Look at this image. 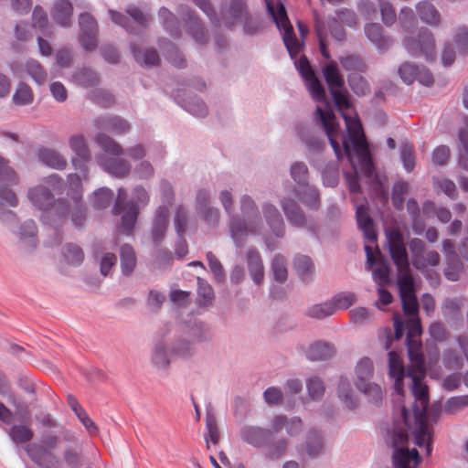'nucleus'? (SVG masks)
<instances>
[{"mask_svg": "<svg viewBox=\"0 0 468 468\" xmlns=\"http://www.w3.org/2000/svg\"><path fill=\"white\" fill-rule=\"evenodd\" d=\"M293 193L308 209L318 210L320 208V192L314 186L306 184L298 188L295 187Z\"/></svg>", "mask_w": 468, "mask_h": 468, "instance_id": "obj_26", "label": "nucleus"}, {"mask_svg": "<svg viewBox=\"0 0 468 468\" xmlns=\"http://www.w3.org/2000/svg\"><path fill=\"white\" fill-rule=\"evenodd\" d=\"M168 208L165 207H159L154 214L153 221L151 237L154 245L158 246L165 237L168 229Z\"/></svg>", "mask_w": 468, "mask_h": 468, "instance_id": "obj_22", "label": "nucleus"}, {"mask_svg": "<svg viewBox=\"0 0 468 468\" xmlns=\"http://www.w3.org/2000/svg\"><path fill=\"white\" fill-rule=\"evenodd\" d=\"M402 43L412 57H422L427 61H433L436 58L435 38L428 28H420L415 37L411 35L405 37Z\"/></svg>", "mask_w": 468, "mask_h": 468, "instance_id": "obj_5", "label": "nucleus"}, {"mask_svg": "<svg viewBox=\"0 0 468 468\" xmlns=\"http://www.w3.org/2000/svg\"><path fill=\"white\" fill-rule=\"evenodd\" d=\"M18 178L9 161L0 155V186L17 185Z\"/></svg>", "mask_w": 468, "mask_h": 468, "instance_id": "obj_60", "label": "nucleus"}, {"mask_svg": "<svg viewBox=\"0 0 468 468\" xmlns=\"http://www.w3.org/2000/svg\"><path fill=\"white\" fill-rule=\"evenodd\" d=\"M183 19L188 27L189 33L201 45L208 41L207 30L197 17L196 12L190 8H186L183 12Z\"/></svg>", "mask_w": 468, "mask_h": 468, "instance_id": "obj_19", "label": "nucleus"}, {"mask_svg": "<svg viewBox=\"0 0 468 468\" xmlns=\"http://www.w3.org/2000/svg\"><path fill=\"white\" fill-rule=\"evenodd\" d=\"M131 49L134 59L142 66L153 67L160 63V57L156 49L153 48H141L132 45Z\"/></svg>", "mask_w": 468, "mask_h": 468, "instance_id": "obj_34", "label": "nucleus"}, {"mask_svg": "<svg viewBox=\"0 0 468 468\" xmlns=\"http://www.w3.org/2000/svg\"><path fill=\"white\" fill-rule=\"evenodd\" d=\"M80 45L87 52L95 50L98 47V23L89 13H81L79 16Z\"/></svg>", "mask_w": 468, "mask_h": 468, "instance_id": "obj_11", "label": "nucleus"}, {"mask_svg": "<svg viewBox=\"0 0 468 468\" xmlns=\"http://www.w3.org/2000/svg\"><path fill=\"white\" fill-rule=\"evenodd\" d=\"M170 352L178 357L189 358L197 353V347L184 333L171 343Z\"/></svg>", "mask_w": 468, "mask_h": 468, "instance_id": "obj_32", "label": "nucleus"}, {"mask_svg": "<svg viewBox=\"0 0 468 468\" xmlns=\"http://www.w3.org/2000/svg\"><path fill=\"white\" fill-rule=\"evenodd\" d=\"M459 139L462 144V150L459 155V165L468 171V121L465 122V125L459 132Z\"/></svg>", "mask_w": 468, "mask_h": 468, "instance_id": "obj_64", "label": "nucleus"}, {"mask_svg": "<svg viewBox=\"0 0 468 468\" xmlns=\"http://www.w3.org/2000/svg\"><path fill=\"white\" fill-rule=\"evenodd\" d=\"M73 14L72 4L69 0H58L52 8V17L61 27H69L71 24Z\"/></svg>", "mask_w": 468, "mask_h": 468, "instance_id": "obj_33", "label": "nucleus"}, {"mask_svg": "<svg viewBox=\"0 0 468 468\" xmlns=\"http://www.w3.org/2000/svg\"><path fill=\"white\" fill-rule=\"evenodd\" d=\"M374 374L373 362L368 357L361 358L356 367V386L357 388H361L367 383L370 382Z\"/></svg>", "mask_w": 468, "mask_h": 468, "instance_id": "obj_39", "label": "nucleus"}, {"mask_svg": "<svg viewBox=\"0 0 468 468\" xmlns=\"http://www.w3.org/2000/svg\"><path fill=\"white\" fill-rule=\"evenodd\" d=\"M62 255L66 262L72 266H80L84 260L82 249L74 243H67L62 250Z\"/></svg>", "mask_w": 468, "mask_h": 468, "instance_id": "obj_48", "label": "nucleus"}, {"mask_svg": "<svg viewBox=\"0 0 468 468\" xmlns=\"http://www.w3.org/2000/svg\"><path fill=\"white\" fill-rule=\"evenodd\" d=\"M215 294L211 285L200 277L197 278V303L199 306H207L212 303Z\"/></svg>", "mask_w": 468, "mask_h": 468, "instance_id": "obj_53", "label": "nucleus"}, {"mask_svg": "<svg viewBox=\"0 0 468 468\" xmlns=\"http://www.w3.org/2000/svg\"><path fill=\"white\" fill-rule=\"evenodd\" d=\"M346 123L347 135L343 136L342 144L345 154L350 159L352 152L359 154L366 150L365 136L362 125L357 119H352L343 114Z\"/></svg>", "mask_w": 468, "mask_h": 468, "instance_id": "obj_8", "label": "nucleus"}, {"mask_svg": "<svg viewBox=\"0 0 468 468\" xmlns=\"http://www.w3.org/2000/svg\"><path fill=\"white\" fill-rule=\"evenodd\" d=\"M411 252L412 265L419 271H424L428 265L436 267L440 263V255L435 250L425 253V243L422 239L414 238L409 242Z\"/></svg>", "mask_w": 468, "mask_h": 468, "instance_id": "obj_10", "label": "nucleus"}, {"mask_svg": "<svg viewBox=\"0 0 468 468\" xmlns=\"http://www.w3.org/2000/svg\"><path fill=\"white\" fill-rule=\"evenodd\" d=\"M24 67L27 73L37 84L41 85L46 82L48 79V73L37 60L33 58L28 59L26 61Z\"/></svg>", "mask_w": 468, "mask_h": 468, "instance_id": "obj_52", "label": "nucleus"}, {"mask_svg": "<svg viewBox=\"0 0 468 468\" xmlns=\"http://www.w3.org/2000/svg\"><path fill=\"white\" fill-rule=\"evenodd\" d=\"M294 269L303 281L311 278L314 266L310 257L306 255H298L293 261Z\"/></svg>", "mask_w": 468, "mask_h": 468, "instance_id": "obj_49", "label": "nucleus"}, {"mask_svg": "<svg viewBox=\"0 0 468 468\" xmlns=\"http://www.w3.org/2000/svg\"><path fill=\"white\" fill-rule=\"evenodd\" d=\"M281 207L289 221L295 228H306L314 232L315 227L307 224V217L300 205L292 198L284 197L281 201Z\"/></svg>", "mask_w": 468, "mask_h": 468, "instance_id": "obj_16", "label": "nucleus"}, {"mask_svg": "<svg viewBox=\"0 0 468 468\" xmlns=\"http://www.w3.org/2000/svg\"><path fill=\"white\" fill-rule=\"evenodd\" d=\"M96 142L104 152L115 155L120 156L124 154V149L112 137L105 133H99L96 136Z\"/></svg>", "mask_w": 468, "mask_h": 468, "instance_id": "obj_55", "label": "nucleus"}, {"mask_svg": "<svg viewBox=\"0 0 468 468\" xmlns=\"http://www.w3.org/2000/svg\"><path fill=\"white\" fill-rule=\"evenodd\" d=\"M316 112L336 158L338 160L341 159L343 157V154L341 146L336 139L339 126L335 122V116L333 111L330 109L323 110L321 107H317Z\"/></svg>", "mask_w": 468, "mask_h": 468, "instance_id": "obj_13", "label": "nucleus"}, {"mask_svg": "<svg viewBox=\"0 0 468 468\" xmlns=\"http://www.w3.org/2000/svg\"><path fill=\"white\" fill-rule=\"evenodd\" d=\"M416 10L422 22L431 27L440 26L441 20V14L431 3L427 1L419 2L416 5Z\"/></svg>", "mask_w": 468, "mask_h": 468, "instance_id": "obj_35", "label": "nucleus"}, {"mask_svg": "<svg viewBox=\"0 0 468 468\" xmlns=\"http://www.w3.org/2000/svg\"><path fill=\"white\" fill-rule=\"evenodd\" d=\"M69 145L78 159H73V165L76 169H80L82 172L87 170L85 162L90 160L91 155L89 147L82 135H75L70 137Z\"/></svg>", "mask_w": 468, "mask_h": 468, "instance_id": "obj_25", "label": "nucleus"}, {"mask_svg": "<svg viewBox=\"0 0 468 468\" xmlns=\"http://www.w3.org/2000/svg\"><path fill=\"white\" fill-rule=\"evenodd\" d=\"M206 428L207 433H206L204 437L207 442V449H209V441H211L215 445L218 444L219 441V431L218 428L217 419L212 411H207Z\"/></svg>", "mask_w": 468, "mask_h": 468, "instance_id": "obj_51", "label": "nucleus"}, {"mask_svg": "<svg viewBox=\"0 0 468 468\" xmlns=\"http://www.w3.org/2000/svg\"><path fill=\"white\" fill-rule=\"evenodd\" d=\"M335 354L334 347L327 343H314L306 351V356L311 361H323L331 358Z\"/></svg>", "mask_w": 468, "mask_h": 468, "instance_id": "obj_41", "label": "nucleus"}, {"mask_svg": "<svg viewBox=\"0 0 468 468\" xmlns=\"http://www.w3.org/2000/svg\"><path fill=\"white\" fill-rule=\"evenodd\" d=\"M265 446V458L270 461H278L285 455L288 450L289 441L285 438H280L271 443L268 442Z\"/></svg>", "mask_w": 468, "mask_h": 468, "instance_id": "obj_44", "label": "nucleus"}, {"mask_svg": "<svg viewBox=\"0 0 468 468\" xmlns=\"http://www.w3.org/2000/svg\"><path fill=\"white\" fill-rule=\"evenodd\" d=\"M463 270V263L462 262L458 254H452L446 259V267L444 269V276L447 280L456 282L460 279L461 273Z\"/></svg>", "mask_w": 468, "mask_h": 468, "instance_id": "obj_46", "label": "nucleus"}, {"mask_svg": "<svg viewBox=\"0 0 468 468\" xmlns=\"http://www.w3.org/2000/svg\"><path fill=\"white\" fill-rule=\"evenodd\" d=\"M121 270L124 276H130L137 264V258L134 249L130 244H123L120 247Z\"/></svg>", "mask_w": 468, "mask_h": 468, "instance_id": "obj_36", "label": "nucleus"}, {"mask_svg": "<svg viewBox=\"0 0 468 468\" xmlns=\"http://www.w3.org/2000/svg\"><path fill=\"white\" fill-rule=\"evenodd\" d=\"M407 330L406 345L408 347L409 356L411 361H416L419 356L424 359L422 355L418 352L420 343L417 341V337L422 333L420 320L419 317H413L405 324Z\"/></svg>", "mask_w": 468, "mask_h": 468, "instance_id": "obj_18", "label": "nucleus"}, {"mask_svg": "<svg viewBox=\"0 0 468 468\" xmlns=\"http://www.w3.org/2000/svg\"><path fill=\"white\" fill-rule=\"evenodd\" d=\"M247 0H230L229 6L222 11L224 22L231 27L249 14Z\"/></svg>", "mask_w": 468, "mask_h": 468, "instance_id": "obj_24", "label": "nucleus"}, {"mask_svg": "<svg viewBox=\"0 0 468 468\" xmlns=\"http://www.w3.org/2000/svg\"><path fill=\"white\" fill-rule=\"evenodd\" d=\"M273 279L283 283L288 278L287 261L282 254H276L272 258L271 265Z\"/></svg>", "mask_w": 468, "mask_h": 468, "instance_id": "obj_47", "label": "nucleus"}, {"mask_svg": "<svg viewBox=\"0 0 468 468\" xmlns=\"http://www.w3.org/2000/svg\"><path fill=\"white\" fill-rule=\"evenodd\" d=\"M185 334L194 345L196 343L209 342L213 338L211 327L204 322L195 323Z\"/></svg>", "mask_w": 468, "mask_h": 468, "instance_id": "obj_37", "label": "nucleus"}, {"mask_svg": "<svg viewBox=\"0 0 468 468\" xmlns=\"http://www.w3.org/2000/svg\"><path fill=\"white\" fill-rule=\"evenodd\" d=\"M95 124L100 130L108 131L116 134L127 133L131 129L130 123L122 117L117 115L98 117L95 120Z\"/></svg>", "mask_w": 468, "mask_h": 468, "instance_id": "obj_20", "label": "nucleus"}, {"mask_svg": "<svg viewBox=\"0 0 468 468\" xmlns=\"http://www.w3.org/2000/svg\"><path fill=\"white\" fill-rule=\"evenodd\" d=\"M338 396L349 409H355L357 399L347 378H341L338 383Z\"/></svg>", "mask_w": 468, "mask_h": 468, "instance_id": "obj_50", "label": "nucleus"}, {"mask_svg": "<svg viewBox=\"0 0 468 468\" xmlns=\"http://www.w3.org/2000/svg\"><path fill=\"white\" fill-rule=\"evenodd\" d=\"M25 450L30 460L40 468H59L60 466L58 457L44 445L32 442L27 444Z\"/></svg>", "mask_w": 468, "mask_h": 468, "instance_id": "obj_14", "label": "nucleus"}, {"mask_svg": "<svg viewBox=\"0 0 468 468\" xmlns=\"http://www.w3.org/2000/svg\"><path fill=\"white\" fill-rule=\"evenodd\" d=\"M398 288L404 313L408 315H416L419 311V303L415 293L412 274L398 277Z\"/></svg>", "mask_w": 468, "mask_h": 468, "instance_id": "obj_12", "label": "nucleus"}, {"mask_svg": "<svg viewBox=\"0 0 468 468\" xmlns=\"http://www.w3.org/2000/svg\"><path fill=\"white\" fill-rule=\"evenodd\" d=\"M339 62L346 71L365 72L367 69L366 62L358 55H346L340 57Z\"/></svg>", "mask_w": 468, "mask_h": 468, "instance_id": "obj_54", "label": "nucleus"}, {"mask_svg": "<svg viewBox=\"0 0 468 468\" xmlns=\"http://www.w3.org/2000/svg\"><path fill=\"white\" fill-rule=\"evenodd\" d=\"M247 267L250 278L257 285L262 283L264 280V265L260 251L255 248H250L246 253Z\"/></svg>", "mask_w": 468, "mask_h": 468, "instance_id": "obj_23", "label": "nucleus"}, {"mask_svg": "<svg viewBox=\"0 0 468 468\" xmlns=\"http://www.w3.org/2000/svg\"><path fill=\"white\" fill-rule=\"evenodd\" d=\"M322 72L337 109L340 111L349 109L351 107L349 93L345 88V79L336 61L330 60L323 67Z\"/></svg>", "mask_w": 468, "mask_h": 468, "instance_id": "obj_3", "label": "nucleus"}, {"mask_svg": "<svg viewBox=\"0 0 468 468\" xmlns=\"http://www.w3.org/2000/svg\"><path fill=\"white\" fill-rule=\"evenodd\" d=\"M68 204L69 205V212L65 217H61L60 218H65L70 215L71 221L74 226L77 228H82L87 217V208L82 202V197L77 194L73 197V200H68Z\"/></svg>", "mask_w": 468, "mask_h": 468, "instance_id": "obj_31", "label": "nucleus"}, {"mask_svg": "<svg viewBox=\"0 0 468 468\" xmlns=\"http://www.w3.org/2000/svg\"><path fill=\"white\" fill-rule=\"evenodd\" d=\"M37 156L43 164L52 168L63 169L67 165V161L65 158L60 154L52 149H40L38 151Z\"/></svg>", "mask_w": 468, "mask_h": 468, "instance_id": "obj_42", "label": "nucleus"}, {"mask_svg": "<svg viewBox=\"0 0 468 468\" xmlns=\"http://www.w3.org/2000/svg\"><path fill=\"white\" fill-rule=\"evenodd\" d=\"M420 66L414 63L404 62L399 66L398 72L403 82L410 85L416 80L418 74H420Z\"/></svg>", "mask_w": 468, "mask_h": 468, "instance_id": "obj_62", "label": "nucleus"}, {"mask_svg": "<svg viewBox=\"0 0 468 468\" xmlns=\"http://www.w3.org/2000/svg\"><path fill=\"white\" fill-rule=\"evenodd\" d=\"M239 434L243 441L255 448L267 445L273 438L271 430L259 426H246L240 430Z\"/></svg>", "mask_w": 468, "mask_h": 468, "instance_id": "obj_17", "label": "nucleus"}, {"mask_svg": "<svg viewBox=\"0 0 468 468\" xmlns=\"http://www.w3.org/2000/svg\"><path fill=\"white\" fill-rule=\"evenodd\" d=\"M113 197V193L107 187H101L95 191L92 197L91 204L97 209L107 207Z\"/></svg>", "mask_w": 468, "mask_h": 468, "instance_id": "obj_63", "label": "nucleus"}, {"mask_svg": "<svg viewBox=\"0 0 468 468\" xmlns=\"http://www.w3.org/2000/svg\"><path fill=\"white\" fill-rule=\"evenodd\" d=\"M364 31L367 38L372 41L378 49L385 50L393 43V40L389 37L383 34V28L378 23L367 24Z\"/></svg>", "mask_w": 468, "mask_h": 468, "instance_id": "obj_30", "label": "nucleus"}, {"mask_svg": "<svg viewBox=\"0 0 468 468\" xmlns=\"http://www.w3.org/2000/svg\"><path fill=\"white\" fill-rule=\"evenodd\" d=\"M335 313V308L334 306V303H331L330 301H327L325 303L311 306L307 310L306 314L311 318L324 319L333 315Z\"/></svg>", "mask_w": 468, "mask_h": 468, "instance_id": "obj_59", "label": "nucleus"}, {"mask_svg": "<svg viewBox=\"0 0 468 468\" xmlns=\"http://www.w3.org/2000/svg\"><path fill=\"white\" fill-rule=\"evenodd\" d=\"M268 11L273 19L276 27L280 31H283L282 40L292 58H295L303 48V44L299 42L295 37L293 27L288 18L287 12L283 5L278 4L272 5L266 0Z\"/></svg>", "mask_w": 468, "mask_h": 468, "instance_id": "obj_4", "label": "nucleus"}, {"mask_svg": "<svg viewBox=\"0 0 468 468\" xmlns=\"http://www.w3.org/2000/svg\"><path fill=\"white\" fill-rule=\"evenodd\" d=\"M296 68L302 78L305 80L307 89L313 99L318 102H325L326 95L324 87L305 56H302L299 58L296 62Z\"/></svg>", "mask_w": 468, "mask_h": 468, "instance_id": "obj_9", "label": "nucleus"}, {"mask_svg": "<svg viewBox=\"0 0 468 468\" xmlns=\"http://www.w3.org/2000/svg\"><path fill=\"white\" fill-rule=\"evenodd\" d=\"M324 450L325 443L323 431L316 428H312L308 431L304 441L300 446L298 452L301 455L315 459L324 454Z\"/></svg>", "mask_w": 468, "mask_h": 468, "instance_id": "obj_15", "label": "nucleus"}, {"mask_svg": "<svg viewBox=\"0 0 468 468\" xmlns=\"http://www.w3.org/2000/svg\"><path fill=\"white\" fill-rule=\"evenodd\" d=\"M118 215H122L121 228L123 232L130 234L133 231L137 219L138 207L133 201H128V203L122 207V210Z\"/></svg>", "mask_w": 468, "mask_h": 468, "instance_id": "obj_40", "label": "nucleus"}, {"mask_svg": "<svg viewBox=\"0 0 468 468\" xmlns=\"http://www.w3.org/2000/svg\"><path fill=\"white\" fill-rule=\"evenodd\" d=\"M386 236L390 256L398 270V277L411 274L403 234L399 229H392L387 231Z\"/></svg>", "mask_w": 468, "mask_h": 468, "instance_id": "obj_7", "label": "nucleus"}, {"mask_svg": "<svg viewBox=\"0 0 468 468\" xmlns=\"http://www.w3.org/2000/svg\"><path fill=\"white\" fill-rule=\"evenodd\" d=\"M351 90L357 96H365L370 92V86L367 80L357 73H350L347 77Z\"/></svg>", "mask_w": 468, "mask_h": 468, "instance_id": "obj_58", "label": "nucleus"}, {"mask_svg": "<svg viewBox=\"0 0 468 468\" xmlns=\"http://www.w3.org/2000/svg\"><path fill=\"white\" fill-rule=\"evenodd\" d=\"M239 203L242 216L246 219L236 215L232 216L229 229L234 243L240 248L244 245L249 234L256 235L260 233L262 221L258 206L250 196L243 195Z\"/></svg>", "mask_w": 468, "mask_h": 468, "instance_id": "obj_2", "label": "nucleus"}, {"mask_svg": "<svg viewBox=\"0 0 468 468\" xmlns=\"http://www.w3.org/2000/svg\"><path fill=\"white\" fill-rule=\"evenodd\" d=\"M413 367L409 368L408 376L412 379L414 403L412 413L403 405L400 419L403 427L396 425L392 434V463L394 468H417L420 456L416 449L410 450L404 445L408 442L410 431L419 447L425 446L428 455L431 452V430L428 425V387L421 380L425 376L424 359L419 356L412 361Z\"/></svg>", "mask_w": 468, "mask_h": 468, "instance_id": "obj_1", "label": "nucleus"}, {"mask_svg": "<svg viewBox=\"0 0 468 468\" xmlns=\"http://www.w3.org/2000/svg\"><path fill=\"white\" fill-rule=\"evenodd\" d=\"M72 81L80 87L89 88L97 86L100 82L98 73L90 68H80L72 75Z\"/></svg>", "mask_w": 468, "mask_h": 468, "instance_id": "obj_38", "label": "nucleus"}, {"mask_svg": "<svg viewBox=\"0 0 468 468\" xmlns=\"http://www.w3.org/2000/svg\"><path fill=\"white\" fill-rule=\"evenodd\" d=\"M5 431L16 444L28 442L34 436L32 429L25 424H16Z\"/></svg>", "mask_w": 468, "mask_h": 468, "instance_id": "obj_43", "label": "nucleus"}, {"mask_svg": "<svg viewBox=\"0 0 468 468\" xmlns=\"http://www.w3.org/2000/svg\"><path fill=\"white\" fill-rule=\"evenodd\" d=\"M12 100L16 105H28L33 102L34 94L31 88L27 83L19 82Z\"/></svg>", "mask_w": 468, "mask_h": 468, "instance_id": "obj_56", "label": "nucleus"}, {"mask_svg": "<svg viewBox=\"0 0 468 468\" xmlns=\"http://www.w3.org/2000/svg\"><path fill=\"white\" fill-rule=\"evenodd\" d=\"M400 159L407 172H412L415 167V147L411 143H403L400 148Z\"/></svg>", "mask_w": 468, "mask_h": 468, "instance_id": "obj_61", "label": "nucleus"}, {"mask_svg": "<svg viewBox=\"0 0 468 468\" xmlns=\"http://www.w3.org/2000/svg\"><path fill=\"white\" fill-rule=\"evenodd\" d=\"M158 16L162 20L165 28L170 33V35L174 37H179L180 28L177 17L165 6L159 9Z\"/></svg>", "mask_w": 468, "mask_h": 468, "instance_id": "obj_45", "label": "nucleus"}, {"mask_svg": "<svg viewBox=\"0 0 468 468\" xmlns=\"http://www.w3.org/2000/svg\"><path fill=\"white\" fill-rule=\"evenodd\" d=\"M262 214L271 232L279 238L284 234V221L279 209L272 204L265 202L262 204Z\"/></svg>", "mask_w": 468, "mask_h": 468, "instance_id": "obj_21", "label": "nucleus"}, {"mask_svg": "<svg viewBox=\"0 0 468 468\" xmlns=\"http://www.w3.org/2000/svg\"><path fill=\"white\" fill-rule=\"evenodd\" d=\"M37 233V225L33 219H27L19 226L16 235L23 250H31L36 247Z\"/></svg>", "mask_w": 468, "mask_h": 468, "instance_id": "obj_27", "label": "nucleus"}, {"mask_svg": "<svg viewBox=\"0 0 468 468\" xmlns=\"http://www.w3.org/2000/svg\"><path fill=\"white\" fill-rule=\"evenodd\" d=\"M101 166L107 173L117 178L126 177L132 169L130 162L120 157L107 158L101 163Z\"/></svg>", "mask_w": 468, "mask_h": 468, "instance_id": "obj_29", "label": "nucleus"}, {"mask_svg": "<svg viewBox=\"0 0 468 468\" xmlns=\"http://www.w3.org/2000/svg\"><path fill=\"white\" fill-rule=\"evenodd\" d=\"M399 23L401 29L410 34L412 30L417 27L418 21L413 10L410 7L404 6L400 9L399 15Z\"/></svg>", "mask_w": 468, "mask_h": 468, "instance_id": "obj_57", "label": "nucleus"}, {"mask_svg": "<svg viewBox=\"0 0 468 468\" xmlns=\"http://www.w3.org/2000/svg\"><path fill=\"white\" fill-rule=\"evenodd\" d=\"M27 197L34 207L40 210H51L58 218L65 217L69 205L65 198L55 200L50 189L43 185L29 189Z\"/></svg>", "mask_w": 468, "mask_h": 468, "instance_id": "obj_6", "label": "nucleus"}, {"mask_svg": "<svg viewBox=\"0 0 468 468\" xmlns=\"http://www.w3.org/2000/svg\"><path fill=\"white\" fill-rule=\"evenodd\" d=\"M356 218L359 229L364 233L365 238L369 241L377 239V232L375 223L372 218L367 213V207L366 205H359L356 207Z\"/></svg>", "mask_w": 468, "mask_h": 468, "instance_id": "obj_28", "label": "nucleus"}]
</instances>
